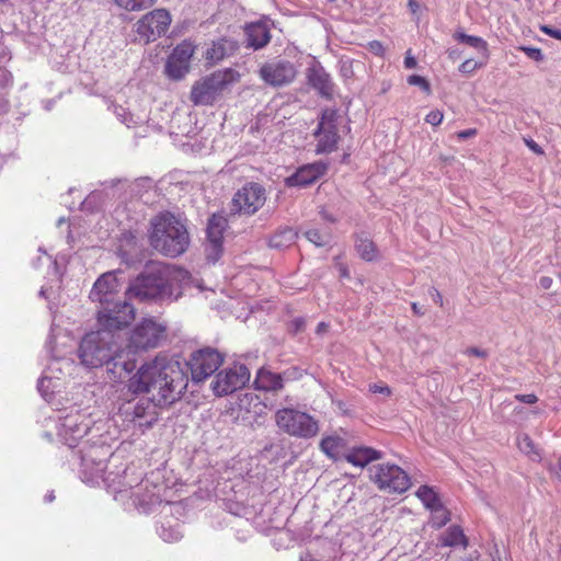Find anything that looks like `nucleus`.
Returning <instances> with one entry per match:
<instances>
[{"label": "nucleus", "instance_id": "nucleus-26", "mask_svg": "<svg viewBox=\"0 0 561 561\" xmlns=\"http://www.w3.org/2000/svg\"><path fill=\"white\" fill-rule=\"evenodd\" d=\"M439 545L442 547H457L461 546L466 549L469 545L468 538L463 534V530L458 525H453L446 529V531L439 537Z\"/></svg>", "mask_w": 561, "mask_h": 561}, {"label": "nucleus", "instance_id": "nucleus-53", "mask_svg": "<svg viewBox=\"0 0 561 561\" xmlns=\"http://www.w3.org/2000/svg\"><path fill=\"white\" fill-rule=\"evenodd\" d=\"M476 133H477V131H476V129H467V130L460 131V133L458 134V136H459L460 138H469V137L474 136V135H476Z\"/></svg>", "mask_w": 561, "mask_h": 561}, {"label": "nucleus", "instance_id": "nucleus-4", "mask_svg": "<svg viewBox=\"0 0 561 561\" xmlns=\"http://www.w3.org/2000/svg\"><path fill=\"white\" fill-rule=\"evenodd\" d=\"M149 242L156 251L165 256H180L188 249L191 242L185 220L170 211L157 214L150 220Z\"/></svg>", "mask_w": 561, "mask_h": 561}, {"label": "nucleus", "instance_id": "nucleus-49", "mask_svg": "<svg viewBox=\"0 0 561 561\" xmlns=\"http://www.w3.org/2000/svg\"><path fill=\"white\" fill-rule=\"evenodd\" d=\"M466 354L477 357H486L488 353L484 350H481L479 347H469L466 351Z\"/></svg>", "mask_w": 561, "mask_h": 561}, {"label": "nucleus", "instance_id": "nucleus-17", "mask_svg": "<svg viewBox=\"0 0 561 561\" xmlns=\"http://www.w3.org/2000/svg\"><path fill=\"white\" fill-rule=\"evenodd\" d=\"M195 51L193 43L184 41L179 44L169 56L165 64V73L172 80L183 79L190 71L191 58Z\"/></svg>", "mask_w": 561, "mask_h": 561}, {"label": "nucleus", "instance_id": "nucleus-44", "mask_svg": "<svg viewBox=\"0 0 561 561\" xmlns=\"http://www.w3.org/2000/svg\"><path fill=\"white\" fill-rule=\"evenodd\" d=\"M368 49L376 56H382L385 48L382 44L378 41H371L368 43Z\"/></svg>", "mask_w": 561, "mask_h": 561}, {"label": "nucleus", "instance_id": "nucleus-41", "mask_svg": "<svg viewBox=\"0 0 561 561\" xmlns=\"http://www.w3.org/2000/svg\"><path fill=\"white\" fill-rule=\"evenodd\" d=\"M481 65L473 59H467L459 66V71L462 73H472Z\"/></svg>", "mask_w": 561, "mask_h": 561}, {"label": "nucleus", "instance_id": "nucleus-3", "mask_svg": "<svg viewBox=\"0 0 561 561\" xmlns=\"http://www.w3.org/2000/svg\"><path fill=\"white\" fill-rule=\"evenodd\" d=\"M188 273L184 270H171L158 262H151L126 289L128 301L138 299H170L173 297V280L184 279Z\"/></svg>", "mask_w": 561, "mask_h": 561}, {"label": "nucleus", "instance_id": "nucleus-15", "mask_svg": "<svg viewBox=\"0 0 561 561\" xmlns=\"http://www.w3.org/2000/svg\"><path fill=\"white\" fill-rule=\"evenodd\" d=\"M164 336V325L152 319H145L131 332L128 346L134 351L154 348Z\"/></svg>", "mask_w": 561, "mask_h": 561}, {"label": "nucleus", "instance_id": "nucleus-51", "mask_svg": "<svg viewBox=\"0 0 561 561\" xmlns=\"http://www.w3.org/2000/svg\"><path fill=\"white\" fill-rule=\"evenodd\" d=\"M411 308L416 316H423L425 313V309L423 307L419 306V304H416V302H413L411 305Z\"/></svg>", "mask_w": 561, "mask_h": 561}, {"label": "nucleus", "instance_id": "nucleus-58", "mask_svg": "<svg viewBox=\"0 0 561 561\" xmlns=\"http://www.w3.org/2000/svg\"><path fill=\"white\" fill-rule=\"evenodd\" d=\"M300 561H319V560L314 559L311 554L307 553V554L300 557Z\"/></svg>", "mask_w": 561, "mask_h": 561}, {"label": "nucleus", "instance_id": "nucleus-43", "mask_svg": "<svg viewBox=\"0 0 561 561\" xmlns=\"http://www.w3.org/2000/svg\"><path fill=\"white\" fill-rule=\"evenodd\" d=\"M369 391L373 392V393H380V394H383L386 397L391 394V389L387 385H383V383L370 385L369 386Z\"/></svg>", "mask_w": 561, "mask_h": 561}, {"label": "nucleus", "instance_id": "nucleus-42", "mask_svg": "<svg viewBox=\"0 0 561 561\" xmlns=\"http://www.w3.org/2000/svg\"><path fill=\"white\" fill-rule=\"evenodd\" d=\"M443 117H444L443 113L438 110H435V111L430 112L426 115L425 121H426V123H428L433 126H437L442 123Z\"/></svg>", "mask_w": 561, "mask_h": 561}, {"label": "nucleus", "instance_id": "nucleus-8", "mask_svg": "<svg viewBox=\"0 0 561 561\" xmlns=\"http://www.w3.org/2000/svg\"><path fill=\"white\" fill-rule=\"evenodd\" d=\"M370 479L380 490L389 493H403L410 486V478L397 465L382 463L369 469Z\"/></svg>", "mask_w": 561, "mask_h": 561}, {"label": "nucleus", "instance_id": "nucleus-60", "mask_svg": "<svg viewBox=\"0 0 561 561\" xmlns=\"http://www.w3.org/2000/svg\"><path fill=\"white\" fill-rule=\"evenodd\" d=\"M323 218L329 220V221H332V222L335 221V219L333 217L329 216V215H324Z\"/></svg>", "mask_w": 561, "mask_h": 561}, {"label": "nucleus", "instance_id": "nucleus-34", "mask_svg": "<svg viewBox=\"0 0 561 561\" xmlns=\"http://www.w3.org/2000/svg\"><path fill=\"white\" fill-rule=\"evenodd\" d=\"M432 511V527L439 529L450 520V512L446 510L443 504L435 506Z\"/></svg>", "mask_w": 561, "mask_h": 561}, {"label": "nucleus", "instance_id": "nucleus-5", "mask_svg": "<svg viewBox=\"0 0 561 561\" xmlns=\"http://www.w3.org/2000/svg\"><path fill=\"white\" fill-rule=\"evenodd\" d=\"M122 329L100 325L98 331L85 334L78 348V356L81 363L91 368L104 366L111 359L113 351L118 345V335H116L115 331Z\"/></svg>", "mask_w": 561, "mask_h": 561}, {"label": "nucleus", "instance_id": "nucleus-11", "mask_svg": "<svg viewBox=\"0 0 561 561\" xmlns=\"http://www.w3.org/2000/svg\"><path fill=\"white\" fill-rule=\"evenodd\" d=\"M250 380L249 368L241 363L219 371L211 381V389L217 397H222L244 387Z\"/></svg>", "mask_w": 561, "mask_h": 561}, {"label": "nucleus", "instance_id": "nucleus-38", "mask_svg": "<svg viewBox=\"0 0 561 561\" xmlns=\"http://www.w3.org/2000/svg\"><path fill=\"white\" fill-rule=\"evenodd\" d=\"M160 537L167 542H174L182 538V533L179 529V525L172 527H161Z\"/></svg>", "mask_w": 561, "mask_h": 561}, {"label": "nucleus", "instance_id": "nucleus-18", "mask_svg": "<svg viewBox=\"0 0 561 561\" xmlns=\"http://www.w3.org/2000/svg\"><path fill=\"white\" fill-rule=\"evenodd\" d=\"M333 117L334 113H324L314 131V136L318 138L317 153H330L336 149L340 136Z\"/></svg>", "mask_w": 561, "mask_h": 561}, {"label": "nucleus", "instance_id": "nucleus-2", "mask_svg": "<svg viewBox=\"0 0 561 561\" xmlns=\"http://www.w3.org/2000/svg\"><path fill=\"white\" fill-rule=\"evenodd\" d=\"M121 284L113 272L102 274L94 283L90 299L100 304L98 310L99 325L106 328H126L135 319V308L128 297L118 295Z\"/></svg>", "mask_w": 561, "mask_h": 561}, {"label": "nucleus", "instance_id": "nucleus-14", "mask_svg": "<svg viewBox=\"0 0 561 561\" xmlns=\"http://www.w3.org/2000/svg\"><path fill=\"white\" fill-rule=\"evenodd\" d=\"M91 421L79 410H71L58 420V435L69 447H75L77 440L90 431Z\"/></svg>", "mask_w": 561, "mask_h": 561}, {"label": "nucleus", "instance_id": "nucleus-24", "mask_svg": "<svg viewBox=\"0 0 561 561\" xmlns=\"http://www.w3.org/2000/svg\"><path fill=\"white\" fill-rule=\"evenodd\" d=\"M354 466L364 468L373 460L381 458V453L370 447H354L344 456Z\"/></svg>", "mask_w": 561, "mask_h": 561}, {"label": "nucleus", "instance_id": "nucleus-31", "mask_svg": "<svg viewBox=\"0 0 561 561\" xmlns=\"http://www.w3.org/2000/svg\"><path fill=\"white\" fill-rule=\"evenodd\" d=\"M416 496L430 510H433L435 508V506L442 504L440 500L438 499L434 490L427 485L420 486L419 490L416 491Z\"/></svg>", "mask_w": 561, "mask_h": 561}, {"label": "nucleus", "instance_id": "nucleus-61", "mask_svg": "<svg viewBox=\"0 0 561 561\" xmlns=\"http://www.w3.org/2000/svg\"><path fill=\"white\" fill-rule=\"evenodd\" d=\"M323 329H325V324L323 322L319 323L318 324V331H321Z\"/></svg>", "mask_w": 561, "mask_h": 561}, {"label": "nucleus", "instance_id": "nucleus-16", "mask_svg": "<svg viewBox=\"0 0 561 561\" xmlns=\"http://www.w3.org/2000/svg\"><path fill=\"white\" fill-rule=\"evenodd\" d=\"M104 366L106 367L108 380L113 382L123 381L137 367L135 351L129 346L126 348H119L117 345L112 353L111 359H108Z\"/></svg>", "mask_w": 561, "mask_h": 561}, {"label": "nucleus", "instance_id": "nucleus-6", "mask_svg": "<svg viewBox=\"0 0 561 561\" xmlns=\"http://www.w3.org/2000/svg\"><path fill=\"white\" fill-rule=\"evenodd\" d=\"M240 75L231 69L217 70L197 80L190 93V100L197 106H209L220 100L238 82Z\"/></svg>", "mask_w": 561, "mask_h": 561}, {"label": "nucleus", "instance_id": "nucleus-10", "mask_svg": "<svg viewBox=\"0 0 561 561\" xmlns=\"http://www.w3.org/2000/svg\"><path fill=\"white\" fill-rule=\"evenodd\" d=\"M224 356L216 348L204 347L192 353L188 366L192 380L196 383L210 377L222 364Z\"/></svg>", "mask_w": 561, "mask_h": 561}, {"label": "nucleus", "instance_id": "nucleus-23", "mask_svg": "<svg viewBox=\"0 0 561 561\" xmlns=\"http://www.w3.org/2000/svg\"><path fill=\"white\" fill-rule=\"evenodd\" d=\"M284 375H286V373L282 375L272 373L265 368H260L254 379V387L257 390L276 392L284 387Z\"/></svg>", "mask_w": 561, "mask_h": 561}, {"label": "nucleus", "instance_id": "nucleus-46", "mask_svg": "<svg viewBox=\"0 0 561 561\" xmlns=\"http://www.w3.org/2000/svg\"><path fill=\"white\" fill-rule=\"evenodd\" d=\"M525 144L526 146L535 153L537 154H542L543 153V150L541 149V147L533 139H527L525 138Z\"/></svg>", "mask_w": 561, "mask_h": 561}, {"label": "nucleus", "instance_id": "nucleus-55", "mask_svg": "<svg viewBox=\"0 0 561 561\" xmlns=\"http://www.w3.org/2000/svg\"><path fill=\"white\" fill-rule=\"evenodd\" d=\"M339 270H340L341 277H348L350 276L348 270H347V267L345 265L341 264Z\"/></svg>", "mask_w": 561, "mask_h": 561}, {"label": "nucleus", "instance_id": "nucleus-59", "mask_svg": "<svg viewBox=\"0 0 561 561\" xmlns=\"http://www.w3.org/2000/svg\"><path fill=\"white\" fill-rule=\"evenodd\" d=\"M54 499H55V495H54L53 493H50V494H48V495L46 496V501H47V502H51Z\"/></svg>", "mask_w": 561, "mask_h": 561}, {"label": "nucleus", "instance_id": "nucleus-22", "mask_svg": "<svg viewBox=\"0 0 561 561\" xmlns=\"http://www.w3.org/2000/svg\"><path fill=\"white\" fill-rule=\"evenodd\" d=\"M308 81L310 85L323 98L330 99L333 94V82L330 75L322 66H314L308 69Z\"/></svg>", "mask_w": 561, "mask_h": 561}, {"label": "nucleus", "instance_id": "nucleus-62", "mask_svg": "<svg viewBox=\"0 0 561 561\" xmlns=\"http://www.w3.org/2000/svg\"><path fill=\"white\" fill-rule=\"evenodd\" d=\"M558 466H559V469L561 470V458L559 459Z\"/></svg>", "mask_w": 561, "mask_h": 561}, {"label": "nucleus", "instance_id": "nucleus-35", "mask_svg": "<svg viewBox=\"0 0 561 561\" xmlns=\"http://www.w3.org/2000/svg\"><path fill=\"white\" fill-rule=\"evenodd\" d=\"M114 2L127 11H140L151 7L156 0H114Z\"/></svg>", "mask_w": 561, "mask_h": 561}, {"label": "nucleus", "instance_id": "nucleus-36", "mask_svg": "<svg viewBox=\"0 0 561 561\" xmlns=\"http://www.w3.org/2000/svg\"><path fill=\"white\" fill-rule=\"evenodd\" d=\"M306 238L308 241L313 243L317 247H324L327 245L330 240L331 236L329 233H322L318 229H310L305 232Z\"/></svg>", "mask_w": 561, "mask_h": 561}, {"label": "nucleus", "instance_id": "nucleus-7", "mask_svg": "<svg viewBox=\"0 0 561 561\" xmlns=\"http://www.w3.org/2000/svg\"><path fill=\"white\" fill-rule=\"evenodd\" d=\"M276 425L286 434L309 439L319 432L318 421L306 412L284 408L275 414Z\"/></svg>", "mask_w": 561, "mask_h": 561}, {"label": "nucleus", "instance_id": "nucleus-50", "mask_svg": "<svg viewBox=\"0 0 561 561\" xmlns=\"http://www.w3.org/2000/svg\"><path fill=\"white\" fill-rule=\"evenodd\" d=\"M404 66L408 69H413L416 67V59L411 55V50L407 51V56L404 58Z\"/></svg>", "mask_w": 561, "mask_h": 561}, {"label": "nucleus", "instance_id": "nucleus-57", "mask_svg": "<svg viewBox=\"0 0 561 561\" xmlns=\"http://www.w3.org/2000/svg\"><path fill=\"white\" fill-rule=\"evenodd\" d=\"M409 7L412 12H415L419 9V3L415 0H409Z\"/></svg>", "mask_w": 561, "mask_h": 561}, {"label": "nucleus", "instance_id": "nucleus-30", "mask_svg": "<svg viewBox=\"0 0 561 561\" xmlns=\"http://www.w3.org/2000/svg\"><path fill=\"white\" fill-rule=\"evenodd\" d=\"M454 38L460 43H465L470 47L482 50L484 54L488 53V43L479 36L468 35L463 32L457 31L454 34Z\"/></svg>", "mask_w": 561, "mask_h": 561}, {"label": "nucleus", "instance_id": "nucleus-54", "mask_svg": "<svg viewBox=\"0 0 561 561\" xmlns=\"http://www.w3.org/2000/svg\"><path fill=\"white\" fill-rule=\"evenodd\" d=\"M551 283H552V279H551V278H549V277H541V278H540V285H541V287H542V288H545V289L550 288Z\"/></svg>", "mask_w": 561, "mask_h": 561}, {"label": "nucleus", "instance_id": "nucleus-9", "mask_svg": "<svg viewBox=\"0 0 561 561\" xmlns=\"http://www.w3.org/2000/svg\"><path fill=\"white\" fill-rule=\"evenodd\" d=\"M266 202V190L256 182H250L236 192L231 211L247 216L254 215Z\"/></svg>", "mask_w": 561, "mask_h": 561}, {"label": "nucleus", "instance_id": "nucleus-45", "mask_svg": "<svg viewBox=\"0 0 561 561\" xmlns=\"http://www.w3.org/2000/svg\"><path fill=\"white\" fill-rule=\"evenodd\" d=\"M541 31H542L545 34H547V35H549V36H551V37H553V38H557V39H560V41H561V30L553 28V27H551V26H549V25H542V26H541Z\"/></svg>", "mask_w": 561, "mask_h": 561}, {"label": "nucleus", "instance_id": "nucleus-33", "mask_svg": "<svg viewBox=\"0 0 561 561\" xmlns=\"http://www.w3.org/2000/svg\"><path fill=\"white\" fill-rule=\"evenodd\" d=\"M517 446L522 453L530 457L533 460H539L540 455L534 444L533 439L527 434H522L517 437Z\"/></svg>", "mask_w": 561, "mask_h": 561}, {"label": "nucleus", "instance_id": "nucleus-47", "mask_svg": "<svg viewBox=\"0 0 561 561\" xmlns=\"http://www.w3.org/2000/svg\"><path fill=\"white\" fill-rule=\"evenodd\" d=\"M517 400H519L520 402H524V403H527V404H534L537 402V397L533 393H529V394H517L515 397Z\"/></svg>", "mask_w": 561, "mask_h": 561}, {"label": "nucleus", "instance_id": "nucleus-29", "mask_svg": "<svg viewBox=\"0 0 561 561\" xmlns=\"http://www.w3.org/2000/svg\"><path fill=\"white\" fill-rule=\"evenodd\" d=\"M355 248L358 255L365 261H373L377 255L374 242L365 236L357 237Z\"/></svg>", "mask_w": 561, "mask_h": 561}, {"label": "nucleus", "instance_id": "nucleus-28", "mask_svg": "<svg viewBox=\"0 0 561 561\" xmlns=\"http://www.w3.org/2000/svg\"><path fill=\"white\" fill-rule=\"evenodd\" d=\"M228 55V41L221 39L219 42L213 43L210 47L206 49L204 53L205 59L214 65L220 60H222Z\"/></svg>", "mask_w": 561, "mask_h": 561}, {"label": "nucleus", "instance_id": "nucleus-20", "mask_svg": "<svg viewBox=\"0 0 561 561\" xmlns=\"http://www.w3.org/2000/svg\"><path fill=\"white\" fill-rule=\"evenodd\" d=\"M244 34L247 47L253 50H260L271 42V26L267 22L257 21L245 25Z\"/></svg>", "mask_w": 561, "mask_h": 561}, {"label": "nucleus", "instance_id": "nucleus-39", "mask_svg": "<svg viewBox=\"0 0 561 561\" xmlns=\"http://www.w3.org/2000/svg\"><path fill=\"white\" fill-rule=\"evenodd\" d=\"M408 83L411 84V85H417L420 87L423 91H425L427 94L431 93V85L428 83V81L419 76V75H412L408 78Z\"/></svg>", "mask_w": 561, "mask_h": 561}, {"label": "nucleus", "instance_id": "nucleus-13", "mask_svg": "<svg viewBox=\"0 0 561 561\" xmlns=\"http://www.w3.org/2000/svg\"><path fill=\"white\" fill-rule=\"evenodd\" d=\"M297 76L296 66L286 59H273L259 69V77L270 87L282 88L290 84Z\"/></svg>", "mask_w": 561, "mask_h": 561}, {"label": "nucleus", "instance_id": "nucleus-21", "mask_svg": "<svg viewBox=\"0 0 561 561\" xmlns=\"http://www.w3.org/2000/svg\"><path fill=\"white\" fill-rule=\"evenodd\" d=\"M325 169V165L321 163L304 165L285 180L286 185L290 187H304L311 185L324 174Z\"/></svg>", "mask_w": 561, "mask_h": 561}, {"label": "nucleus", "instance_id": "nucleus-48", "mask_svg": "<svg viewBox=\"0 0 561 561\" xmlns=\"http://www.w3.org/2000/svg\"><path fill=\"white\" fill-rule=\"evenodd\" d=\"M428 294L435 304L443 306V297H442L440 293L435 287H431L428 289Z\"/></svg>", "mask_w": 561, "mask_h": 561}, {"label": "nucleus", "instance_id": "nucleus-63", "mask_svg": "<svg viewBox=\"0 0 561 561\" xmlns=\"http://www.w3.org/2000/svg\"><path fill=\"white\" fill-rule=\"evenodd\" d=\"M179 296H180V293L175 294V295H174V299H178V298H179Z\"/></svg>", "mask_w": 561, "mask_h": 561}, {"label": "nucleus", "instance_id": "nucleus-52", "mask_svg": "<svg viewBox=\"0 0 561 561\" xmlns=\"http://www.w3.org/2000/svg\"><path fill=\"white\" fill-rule=\"evenodd\" d=\"M293 323L295 325V332L301 331L305 327V320L301 318L294 320Z\"/></svg>", "mask_w": 561, "mask_h": 561}, {"label": "nucleus", "instance_id": "nucleus-1", "mask_svg": "<svg viewBox=\"0 0 561 561\" xmlns=\"http://www.w3.org/2000/svg\"><path fill=\"white\" fill-rule=\"evenodd\" d=\"M187 383L186 369L179 362L157 356L128 379V389L133 393L145 392L159 408H168L181 399Z\"/></svg>", "mask_w": 561, "mask_h": 561}, {"label": "nucleus", "instance_id": "nucleus-37", "mask_svg": "<svg viewBox=\"0 0 561 561\" xmlns=\"http://www.w3.org/2000/svg\"><path fill=\"white\" fill-rule=\"evenodd\" d=\"M340 73L344 79H351L355 76V66H360V62H355L350 58H341L339 61Z\"/></svg>", "mask_w": 561, "mask_h": 561}, {"label": "nucleus", "instance_id": "nucleus-19", "mask_svg": "<svg viewBox=\"0 0 561 561\" xmlns=\"http://www.w3.org/2000/svg\"><path fill=\"white\" fill-rule=\"evenodd\" d=\"M228 227V220L224 215L214 214L207 222V240L209 242L210 252L208 254V259H211L214 262L218 260L221 247H222V238L224 231Z\"/></svg>", "mask_w": 561, "mask_h": 561}, {"label": "nucleus", "instance_id": "nucleus-32", "mask_svg": "<svg viewBox=\"0 0 561 561\" xmlns=\"http://www.w3.org/2000/svg\"><path fill=\"white\" fill-rule=\"evenodd\" d=\"M343 446V438L340 436H328L321 439L320 449L330 458H335L337 449Z\"/></svg>", "mask_w": 561, "mask_h": 561}, {"label": "nucleus", "instance_id": "nucleus-12", "mask_svg": "<svg viewBox=\"0 0 561 561\" xmlns=\"http://www.w3.org/2000/svg\"><path fill=\"white\" fill-rule=\"evenodd\" d=\"M171 23V15L164 9H156L144 15L136 24L137 38L145 44L165 34Z\"/></svg>", "mask_w": 561, "mask_h": 561}, {"label": "nucleus", "instance_id": "nucleus-56", "mask_svg": "<svg viewBox=\"0 0 561 561\" xmlns=\"http://www.w3.org/2000/svg\"><path fill=\"white\" fill-rule=\"evenodd\" d=\"M119 251H121V256L123 257V260L126 261L127 264L133 263V260L129 257V255L126 251H123L122 249H119Z\"/></svg>", "mask_w": 561, "mask_h": 561}, {"label": "nucleus", "instance_id": "nucleus-40", "mask_svg": "<svg viewBox=\"0 0 561 561\" xmlns=\"http://www.w3.org/2000/svg\"><path fill=\"white\" fill-rule=\"evenodd\" d=\"M519 49L533 60L540 61L543 59V55L539 48L522 46Z\"/></svg>", "mask_w": 561, "mask_h": 561}, {"label": "nucleus", "instance_id": "nucleus-25", "mask_svg": "<svg viewBox=\"0 0 561 561\" xmlns=\"http://www.w3.org/2000/svg\"><path fill=\"white\" fill-rule=\"evenodd\" d=\"M157 408H159V405L154 404L151 401V396H149L148 398H141L133 407L134 417L135 419L148 417V420H146V424L151 425L153 422L157 421V417H158V413L156 410Z\"/></svg>", "mask_w": 561, "mask_h": 561}, {"label": "nucleus", "instance_id": "nucleus-27", "mask_svg": "<svg viewBox=\"0 0 561 561\" xmlns=\"http://www.w3.org/2000/svg\"><path fill=\"white\" fill-rule=\"evenodd\" d=\"M297 236L293 228H284L270 238L268 245L277 250L286 249L295 242Z\"/></svg>", "mask_w": 561, "mask_h": 561}]
</instances>
